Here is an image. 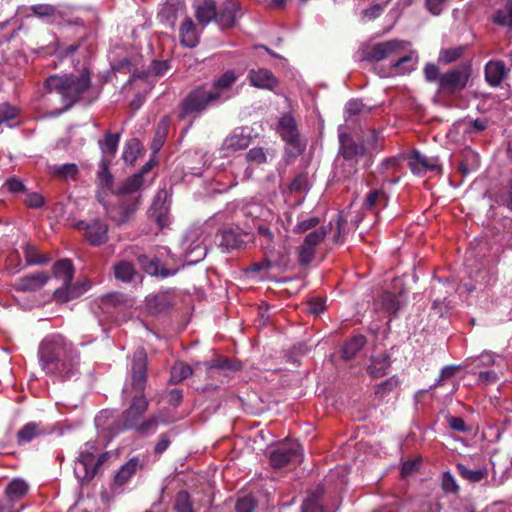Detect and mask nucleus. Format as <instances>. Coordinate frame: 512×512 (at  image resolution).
<instances>
[{"mask_svg":"<svg viewBox=\"0 0 512 512\" xmlns=\"http://www.w3.org/2000/svg\"><path fill=\"white\" fill-rule=\"evenodd\" d=\"M416 63V59L412 54H406L400 56L393 64H392V73L396 75H403L409 73L414 69V65Z\"/></svg>","mask_w":512,"mask_h":512,"instance_id":"obj_41","label":"nucleus"},{"mask_svg":"<svg viewBox=\"0 0 512 512\" xmlns=\"http://www.w3.org/2000/svg\"><path fill=\"white\" fill-rule=\"evenodd\" d=\"M138 262L142 269L151 276H160L162 278H167L169 276L174 275L177 270H171L165 268L161 265V261L154 257L150 258L146 255H140L138 257Z\"/></svg>","mask_w":512,"mask_h":512,"instance_id":"obj_23","label":"nucleus"},{"mask_svg":"<svg viewBox=\"0 0 512 512\" xmlns=\"http://www.w3.org/2000/svg\"><path fill=\"white\" fill-rule=\"evenodd\" d=\"M110 457L109 452L98 453V448L94 443H85L75 461V477L82 484L89 483Z\"/></svg>","mask_w":512,"mask_h":512,"instance_id":"obj_6","label":"nucleus"},{"mask_svg":"<svg viewBox=\"0 0 512 512\" xmlns=\"http://www.w3.org/2000/svg\"><path fill=\"white\" fill-rule=\"evenodd\" d=\"M161 423H164V419L158 414H152L148 418L141 420L134 431L141 436L152 435L156 433Z\"/></svg>","mask_w":512,"mask_h":512,"instance_id":"obj_33","label":"nucleus"},{"mask_svg":"<svg viewBox=\"0 0 512 512\" xmlns=\"http://www.w3.org/2000/svg\"><path fill=\"white\" fill-rule=\"evenodd\" d=\"M498 202L512 212V171L498 194Z\"/></svg>","mask_w":512,"mask_h":512,"instance_id":"obj_49","label":"nucleus"},{"mask_svg":"<svg viewBox=\"0 0 512 512\" xmlns=\"http://www.w3.org/2000/svg\"><path fill=\"white\" fill-rule=\"evenodd\" d=\"M45 434L46 431L42 428L40 423L28 422L17 432V443L19 445H25Z\"/></svg>","mask_w":512,"mask_h":512,"instance_id":"obj_26","label":"nucleus"},{"mask_svg":"<svg viewBox=\"0 0 512 512\" xmlns=\"http://www.w3.org/2000/svg\"><path fill=\"white\" fill-rule=\"evenodd\" d=\"M399 385L398 378L395 376H392L388 378L387 380L381 382L375 387V395L378 398H385L388 396L391 392L397 389Z\"/></svg>","mask_w":512,"mask_h":512,"instance_id":"obj_50","label":"nucleus"},{"mask_svg":"<svg viewBox=\"0 0 512 512\" xmlns=\"http://www.w3.org/2000/svg\"><path fill=\"white\" fill-rule=\"evenodd\" d=\"M136 274L134 265L129 261H120L114 266L115 278L123 282H129Z\"/></svg>","mask_w":512,"mask_h":512,"instance_id":"obj_43","label":"nucleus"},{"mask_svg":"<svg viewBox=\"0 0 512 512\" xmlns=\"http://www.w3.org/2000/svg\"><path fill=\"white\" fill-rule=\"evenodd\" d=\"M143 468L144 462L138 456L130 458L115 474L114 485L118 487L125 485L137 471Z\"/></svg>","mask_w":512,"mask_h":512,"instance_id":"obj_17","label":"nucleus"},{"mask_svg":"<svg viewBox=\"0 0 512 512\" xmlns=\"http://www.w3.org/2000/svg\"><path fill=\"white\" fill-rule=\"evenodd\" d=\"M446 421L448 423L449 428L454 431L467 433L470 430L462 417L447 415Z\"/></svg>","mask_w":512,"mask_h":512,"instance_id":"obj_63","label":"nucleus"},{"mask_svg":"<svg viewBox=\"0 0 512 512\" xmlns=\"http://www.w3.org/2000/svg\"><path fill=\"white\" fill-rule=\"evenodd\" d=\"M185 10V4L182 0L167 1L158 13L160 21L170 27H174L178 15Z\"/></svg>","mask_w":512,"mask_h":512,"instance_id":"obj_20","label":"nucleus"},{"mask_svg":"<svg viewBox=\"0 0 512 512\" xmlns=\"http://www.w3.org/2000/svg\"><path fill=\"white\" fill-rule=\"evenodd\" d=\"M375 306L384 312L395 314L400 309L397 296L388 291L382 292L375 300Z\"/></svg>","mask_w":512,"mask_h":512,"instance_id":"obj_32","label":"nucleus"},{"mask_svg":"<svg viewBox=\"0 0 512 512\" xmlns=\"http://www.w3.org/2000/svg\"><path fill=\"white\" fill-rule=\"evenodd\" d=\"M408 166L412 173L416 175H423L428 171H441L438 157H427L418 150L409 153Z\"/></svg>","mask_w":512,"mask_h":512,"instance_id":"obj_12","label":"nucleus"},{"mask_svg":"<svg viewBox=\"0 0 512 512\" xmlns=\"http://www.w3.org/2000/svg\"><path fill=\"white\" fill-rule=\"evenodd\" d=\"M328 231V228L325 226L314 229L306 235L303 243L307 246L316 248L325 239Z\"/></svg>","mask_w":512,"mask_h":512,"instance_id":"obj_53","label":"nucleus"},{"mask_svg":"<svg viewBox=\"0 0 512 512\" xmlns=\"http://www.w3.org/2000/svg\"><path fill=\"white\" fill-rule=\"evenodd\" d=\"M485 80L492 87H498L508 74L505 63L502 60H490L485 65Z\"/></svg>","mask_w":512,"mask_h":512,"instance_id":"obj_19","label":"nucleus"},{"mask_svg":"<svg viewBox=\"0 0 512 512\" xmlns=\"http://www.w3.org/2000/svg\"><path fill=\"white\" fill-rule=\"evenodd\" d=\"M456 468L459 475L471 483H478L488 476L486 468L472 470L462 463L457 464Z\"/></svg>","mask_w":512,"mask_h":512,"instance_id":"obj_40","label":"nucleus"},{"mask_svg":"<svg viewBox=\"0 0 512 512\" xmlns=\"http://www.w3.org/2000/svg\"><path fill=\"white\" fill-rule=\"evenodd\" d=\"M174 509L177 512H195L192 507V501L187 491L181 490L177 493L174 503Z\"/></svg>","mask_w":512,"mask_h":512,"instance_id":"obj_52","label":"nucleus"},{"mask_svg":"<svg viewBox=\"0 0 512 512\" xmlns=\"http://www.w3.org/2000/svg\"><path fill=\"white\" fill-rule=\"evenodd\" d=\"M408 45L407 41L397 39L367 44L359 49V59L369 63L380 62L400 55Z\"/></svg>","mask_w":512,"mask_h":512,"instance_id":"obj_7","label":"nucleus"},{"mask_svg":"<svg viewBox=\"0 0 512 512\" xmlns=\"http://www.w3.org/2000/svg\"><path fill=\"white\" fill-rule=\"evenodd\" d=\"M53 275L63 280V283L71 284L74 276V267L70 259H62L53 265Z\"/></svg>","mask_w":512,"mask_h":512,"instance_id":"obj_34","label":"nucleus"},{"mask_svg":"<svg viewBox=\"0 0 512 512\" xmlns=\"http://www.w3.org/2000/svg\"><path fill=\"white\" fill-rule=\"evenodd\" d=\"M169 210V204H167L165 200L161 199V195L159 193L148 210V217L154 221L160 229H163L170 224Z\"/></svg>","mask_w":512,"mask_h":512,"instance_id":"obj_18","label":"nucleus"},{"mask_svg":"<svg viewBox=\"0 0 512 512\" xmlns=\"http://www.w3.org/2000/svg\"><path fill=\"white\" fill-rule=\"evenodd\" d=\"M319 223H320V219L316 216H312V217H309L305 220L298 222L295 225L293 231L296 234H302V233L307 232L310 229L317 227Z\"/></svg>","mask_w":512,"mask_h":512,"instance_id":"obj_62","label":"nucleus"},{"mask_svg":"<svg viewBox=\"0 0 512 512\" xmlns=\"http://www.w3.org/2000/svg\"><path fill=\"white\" fill-rule=\"evenodd\" d=\"M302 447L297 441H287L279 444L269 455L272 467L280 469L292 462L302 460Z\"/></svg>","mask_w":512,"mask_h":512,"instance_id":"obj_10","label":"nucleus"},{"mask_svg":"<svg viewBox=\"0 0 512 512\" xmlns=\"http://www.w3.org/2000/svg\"><path fill=\"white\" fill-rule=\"evenodd\" d=\"M302 512H329L316 496L304 500L301 505Z\"/></svg>","mask_w":512,"mask_h":512,"instance_id":"obj_56","label":"nucleus"},{"mask_svg":"<svg viewBox=\"0 0 512 512\" xmlns=\"http://www.w3.org/2000/svg\"><path fill=\"white\" fill-rule=\"evenodd\" d=\"M202 365L209 374L214 370L237 372L242 369V363L239 360L231 359L222 355H216L210 361L203 362Z\"/></svg>","mask_w":512,"mask_h":512,"instance_id":"obj_21","label":"nucleus"},{"mask_svg":"<svg viewBox=\"0 0 512 512\" xmlns=\"http://www.w3.org/2000/svg\"><path fill=\"white\" fill-rule=\"evenodd\" d=\"M358 165L357 161L340 159L337 156L334 175L340 182L350 181L358 173Z\"/></svg>","mask_w":512,"mask_h":512,"instance_id":"obj_25","label":"nucleus"},{"mask_svg":"<svg viewBox=\"0 0 512 512\" xmlns=\"http://www.w3.org/2000/svg\"><path fill=\"white\" fill-rule=\"evenodd\" d=\"M49 280L44 272H36L17 279L13 285L20 292H33L41 289Z\"/></svg>","mask_w":512,"mask_h":512,"instance_id":"obj_16","label":"nucleus"},{"mask_svg":"<svg viewBox=\"0 0 512 512\" xmlns=\"http://www.w3.org/2000/svg\"><path fill=\"white\" fill-rule=\"evenodd\" d=\"M219 246L226 249H238L244 244L243 235L232 228L223 229L219 235Z\"/></svg>","mask_w":512,"mask_h":512,"instance_id":"obj_29","label":"nucleus"},{"mask_svg":"<svg viewBox=\"0 0 512 512\" xmlns=\"http://www.w3.org/2000/svg\"><path fill=\"white\" fill-rule=\"evenodd\" d=\"M18 115V110L10 106L9 104L0 105V126L6 124L8 127H12L11 121L15 120Z\"/></svg>","mask_w":512,"mask_h":512,"instance_id":"obj_55","label":"nucleus"},{"mask_svg":"<svg viewBox=\"0 0 512 512\" xmlns=\"http://www.w3.org/2000/svg\"><path fill=\"white\" fill-rule=\"evenodd\" d=\"M240 5L236 0L225 1L216 12L215 21L222 29L232 28L236 23Z\"/></svg>","mask_w":512,"mask_h":512,"instance_id":"obj_14","label":"nucleus"},{"mask_svg":"<svg viewBox=\"0 0 512 512\" xmlns=\"http://www.w3.org/2000/svg\"><path fill=\"white\" fill-rule=\"evenodd\" d=\"M441 487L447 493H456L459 490V487L455 481L454 476L450 471H446L442 473L441 477Z\"/></svg>","mask_w":512,"mask_h":512,"instance_id":"obj_61","label":"nucleus"},{"mask_svg":"<svg viewBox=\"0 0 512 512\" xmlns=\"http://www.w3.org/2000/svg\"><path fill=\"white\" fill-rule=\"evenodd\" d=\"M277 131L282 140L294 150V156L304 151L305 145L300 141L296 120L290 113L284 114L279 119Z\"/></svg>","mask_w":512,"mask_h":512,"instance_id":"obj_11","label":"nucleus"},{"mask_svg":"<svg viewBox=\"0 0 512 512\" xmlns=\"http://www.w3.org/2000/svg\"><path fill=\"white\" fill-rule=\"evenodd\" d=\"M251 138L242 133L234 132L228 136L224 141V148L229 151H238L247 148L250 144Z\"/></svg>","mask_w":512,"mask_h":512,"instance_id":"obj_39","label":"nucleus"},{"mask_svg":"<svg viewBox=\"0 0 512 512\" xmlns=\"http://www.w3.org/2000/svg\"><path fill=\"white\" fill-rule=\"evenodd\" d=\"M248 79L252 86L269 91H273L279 84L275 75L264 68L251 69L248 73Z\"/></svg>","mask_w":512,"mask_h":512,"instance_id":"obj_15","label":"nucleus"},{"mask_svg":"<svg viewBox=\"0 0 512 512\" xmlns=\"http://www.w3.org/2000/svg\"><path fill=\"white\" fill-rule=\"evenodd\" d=\"M248 162L256 164H264L267 162V152L262 147H254L246 154Z\"/></svg>","mask_w":512,"mask_h":512,"instance_id":"obj_60","label":"nucleus"},{"mask_svg":"<svg viewBox=\"0 0 512 512\" xmlns=\"http://www.w3.org/2000/svg\"><path fill=\"white\" fill-rule=\"evenodd\" d=\"M345 112L349 117H353L362 113L368 114L370 112V108H368L362 100L351 99L345 105Z\"/></svg>","mask_w":512,"mask_h":512,"instance_id":"obj_54","label":"nucleus"},{"mask_svg":"<svg viewBox=\"0 0 512 512\" xmlns=\"http://www.w3.org/2000/svg\"><path fill=\"white\" fill-rule=\"evenodd\" d=\"M464 51V46L442 49L439 54V61L444 64H450L460 59L464 54Z\"/></svg>","mask_w":512,"mask_h":512,"instance_id":"obj_51","label":"nucleus"},{"mask_svg":"<svg viewBox=\"0 0 512 512\" xmlns=\"http://www.w3.org/2000/svg\"><path fill=\"white\" fill-rule=\"evenodd\" d=\"M52 173L55 177L63 180H76L79 175L78 166L74 163H67L63 165H55L52 167Z\"/></svg>","mask_w":512,"mask_h":512,"instance_id":"obj_42","label":"nucleus"},{"mask_svg":"<svg viewBox=\"0 0 512 512\" xmlns=\"http://www.w3.org/2000/svg\"><path fill=\"white\" fill-rule=\"evenodd\" d=\"M75 289L71 287V284H64L63 286L56 289L54 292V298L59 302H68L76 297Z\"/></svg>","mask_w":512,"mask_h":512,"instance_id":"obj_59","label":"nucleus"},{"mask_svg":"<svg viewBox=\"0 0 512 512\" xmlns=\"http://www.w3.org/2000/svg\"><path fill=\"white\" fill-rule=\"evenodd\" d=\"M138 207V199L133 202L119 201L117 205L106 207V215L117 225L126 223L130 220Z\"/></svg>","mask_w":512,"mask_h":512,"instance_id":"obj_13","label":"nucleus"},{"mask_svg":"<svg viewBox=\"0 0 512 512\" xmlns=\"http://www.w3.org/2000/svg\"><path fill=\"white\" fill-rule=\"evenodd\" d=\"M218 103L217 92H210L206 85H198L190 90L178 105V119L193 121Z\"/></svg>","mask_w":512,"mask_h":512,"instance_id":"obj_5","label":"nucleus"},{"mask_svg":"<svg viewBox=\"0 0 512 512\" xmlns=\"http://www.w3.org/2000/svg\"><path fill=\"white\" fill-rule=\"evenodd\" d=\"M479 166V155L472 150H467L463 154V158L459 163V171L463 175L469 174Z\"/></svg>","mask_w":512,"mask_h":512,"instance_id":"obj_44","label":"nucleus"},{"mask_svg":"<svg viewBox=\"0 0 512 512\" xmlns=\"http://www.w3.org/2000/svg\"><path fill=\"white\" fill-rule=\"evenodd\" d=\"M39 362L49 376L65 382L80 374V355L72 343L56 334L45 337L38 349Z\"/></svg>","mask_w":512,"mask_h":512,"instance_id":"obj_1","label":"nucleus"},{"mask_svg":"<svg viewBox=\"0 0 512 512\" xmlns=\"http://www.w3.org/2000/svg\"><path fill=\"white\" fill-rule=\"evenodd\" d=\"M257 507V501L251 495L238 498L235 504L236 512H253Z\"/></svg>","mask_w":512,"mask_h":512,"instance_id":"obj_57","label":"nucleus"},{"mask_svg":"<svg viewBox=\"0 0 512 512\" xmlns=\"http://www.w3.org/2000/svg\"><path fill=\"white\" fill-rule=\"evenodd\" d=\"M195 17L202 26L215 21L217 7L214 0H196L194 2Z\"/></svg>","mask_w":512,"mask_h":512,"instance_id":"obj_22","label":"nucleus"},{"mask_svg":"<svg viewBox=\"0 0 512 512\" xmlns=\"http://www.w3.org/2000/svg\"><path fill=\"white\" fill-rule=\"evenodd\" d=\"M63 31L66 38H71L73 35H76L80 40H84L87 36V28L85 27L83 20L80 18L65 21L63 24Z\"/></svg>","mask_w":512,"mask_h":512,"instance_id":"obj_37","label":"nucleus"},{"mask_svg":"<svg viewBox=\"0 0 512 512\" xmlns=\"http://www.w3.org/2000/svg\"><path fill=\"white\" fill-rule=\"evenodd\" d=\"M493 21L500 26L512 28V0H507L505 6L495 12Z\"/></svg>","mask_w":512,"mask_h":512,"instance_id":"obj_46","label":"nucleus"},{"mask_svg":"<svg viewBox=\"0 0 512 512\" xmlns=\"http://www.w3.org/2000/svg\"><path fill=\"white\" fill-rule=\"evenodd\" d=\"M367 339L364 335H355L347 340L342 348L344 360H351L356 357L359 351L365 346Z\"/></svg>","mask_w":512,"mask_h":512,"instance_id":"obj_31","label":"nucleus"},{"mask_svg":"<svg viewBox=\"0 0 512 512\" xmlns=\"http://www.w3.org/2000/svg\"><path fill=\"white\" fill-rule=\"evenodd\" d=\"M110 160L103 159L100 163V169L98 171V183L99 187L104 190L111 191L113 194L115 190L113 189L114 177L109 170Z\"/></svg>","mask_w":512,"mask_h":512,"instance_id":"obj_38","label":"nucleus"},{"mask_svg":"<svg viewBox=\"0 0 512 512\" xmlns=\"http://www.w3.org/2000/svg\"><path fill=\"white\" fill-rule=\"evenodd\" d=\"M31 12L38 17H51L56 13V8L50 4H36L30 7Z\"/></svg>","mask_w":512,"mask_h":512,"instance_id":"obj_64","label":"nucleus"},{"mask_svg":"<svg viewBox=\"0 0 512 512\" xmlns=\"http://www.w3.org/2000/svg\"><path fill=\"white\" fill-rule=\"evenodd\" d=\"M23 253L26 266L46 264L51 260L48 255L40 253L38 248L31 243H26L23 246Z\"/></svg>","mask_w":512,"mask_h":512,"instance_id":"obj_35","label":"nucleus"},{"mask_svg":"<svg viewBox=\"0 0 512 512\" xmlns=\"http://www.w3.org/2000/svg\"><path fill=\"white\" fill-rule=\"evenodd\" d=\"M119 140H120L119 134H113L110 132H106L104 140L99 142V146H100L102 153L106 154L110 157H114L117 152Z\"/></svg>","mask_w":512,"mask_h":512,"instance_id":"obj_45","label":"nucleus"},{"mask_svg":"<svg viewBox=\"0 0 512 512\" xmlns=\"http://www.w3.org/2000/svg\"><path fill=\"white\" fill-rule=\"evenodd\" d=\"M200 363H197L194 368L185 364L174 365L171 370V381L174 383H178L189 376H191L195 371H197L200 367Z\"/></svg>","mask_w":512,"mask_h":512,"instance_id":"obj_47","label":"nucleus"},{"mask_svg":"<svg viewBox=\"0 0 512 512\" xmlns=\"http://www.w3.org/2000/svg\"><path fill=\"white\" fill-rule=\"evenodd\" d=\"M180 42L183 46L194 48L198 42V35L194 22L186 17L179 30Z\"/></svg>","mask_w":512,"mask_h":512,"instance_id":"obj_28","label":"nucleus"},{"mask_svg":"<svg viewBox=\"0 0 512 512\" xmlns=\"http://www.w3.org/2000/svg\"><path fill=\"white\" fill-rule=\"evenodd\" d=\"M73 227L78 231L83 232L84 239L91 246H101L105 244L109 239L108 224L99 218H94L89 221H77L73 224Z\"/></svg>","mask_w":512,"mask_h":512,"instance_id":"obj_9","label":"nucleus"},{"mask_svg":"<svg viewBox=\"0 0 512 512\" xmlns=\"http://www.w3.org/2000/svg\"><path fill=\"white\" fill-rule=\"evenodd\" d=\"M390 355L387 353H381L371 358V363L367 367V373L372 378H380L387 374L388 368L390 367Z\"/></svg>","mask_w":512,"mask_h":512,"instance_id":"obj_27","label":"nucleus"},{"mask_svg":"<svg viewBox=\"0 0 512 512\" xmlns=\"http://www.w3.org/2000/svg\"><path fill=\"white\" fill-rule=\"evenodd\" d=\"M29 491V485L26 481L20 478H15L9 482L5 488V499L12 506L22 498H24Z\"/></svg>","mask_w":512,"mask_h":512,"instance_id":"obj_24","label":"nucleus"},{"mask_svg":"<svg viewBox=\"0 0 512 512\" xmlns=\"http://www.w3.org/2000/svg\"><path fill=\"white\" fill-rule=\"evenodd\" d=\"M237 75L233 70H228L221 74L218 78H215L212 82V87L210 92H217L218 94V102L221 101L223 92L232 87V85L236 82Z\"/></svg>","mask_w":512,"mask_h":512,"instance_id":"obj_30","label":"nucleus"},{"mask_svg":"<svg viewBox=\"0 0 512 512\" xmlns=\"http://www.w3.org/2000/svg\"><path fill=\"white\" fill-rule=\"evenodd\" d=\"M471 76V67L467 64H461L442 74L438 92L446 95H454L462 91Z\"/></svg>","mask_w":512,"mask_h":512,"instance_id":"obj_8","label":"nucleus"},{"mask_svg":"<svg viewBox=\"0 0 512 512\" xmlns=\"http://www.w3.org/2000/svg\"><path fill=\"white\" fill-rule=\"evenodd\" d=\"M144 182L141 174H134L128 177L114 192L117 196H124L138 191Z\"/></svg>","mask_w":512,"mask_h":512,"instance_id":"obj_36","label":"nucleus"},{"mask_svg":"<svg viewBox=\"0 0 512 512\" xmlns=\"http://www.w3.org/2000/svg\"><path fill=\"white\" fill-rule=\"evenodd\" d=\"M339 148L338 156L340 159H348L357 161L367 156L364 162V168L368 169L374 162V152H378L379 134L373 129L371 130L368 147L363 143L357 141L351 134L347 132H340L338 134Z\"/></svg>","mask_w":512,"mask_h":512,"instance_id":"obj_4","label":"nucleus"},{"mask_svg":"<svg viewBox=\"0 0 512 512\" xmlns=\"http://www.w3.org/2000/svg\"><path fill=\"white\" fill-rule=\"evenodd\" d=\"M387 194L383 189H372L366 195L362 208L364 210H372L381 200H386Z\"/></svg>","mask_w":512,"mask_h":512,"instance_id":"obj_48","label":"nucleus"},{"mask_svg":"<svg viewBox=\"0 0 512 512\" xmlns=\"http://www.w3.org/2000/svg\"><path fill=\"white\" fill-rule=\"evenodd\" d=\"M315 257V248L302 243L298 249V262L302 266L309 265Z\"/></svg>","mask_w":512,"mask_h":512,"instance_id":"obj_58","label":"nucleus"},{"mask_svg":"<svg viewBox=\"0 0 512 512\" xmlns=\"http://www.w3.org/2000/svg\"><path fill=\"white\" fill-rule=\"evenodd\" d=\"M147 382V357L143 351L134 354L131 365V380L122 390V397L129 406L122 412V423L126 430H134L147 412L149 401L145 396Z\"/></svg>","mask_w":512,"mask_h":512,"instance_id":"obj_2","label":"nucleus"},{"mask_svg":"<svg viewBox=\"0 0 512 512\" xmlns=\"http://www.w3.org/2000/svg\"><path fill=\"white\" fill-rule=\"evenodd\" d=\"M45 87L48 92H56L59 94L64 105V110H68L75 103L79 102L83 95L90 89V72L84 69L79 75L54 74L45 80Z\"/></svg>","mask_w":512,"mask_h":512,"instance_id":"obj_3","label":"nucleus"}]
</instances>
